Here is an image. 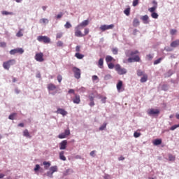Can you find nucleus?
Masks as SVG:
<instances>
[{
	"instance_id": "12",
	"label": "nucleus",
	"mask_w": 179,
	"mask_h": 179,
	"mask_svg": "<svg viewBox=\"0 0 179 179\" xmlns=\"http://www.w3.org/2000/svg\"><path fill=\"white\" fill-rule=\"evenodd\" d=\"M138 53H139V51L138 50H134V51L127 50L125 52L126 56L127 57H134V55H136V54H138Z\"/></svg>"
},
{
	"instance_id": "64",
	"label": "nucleus",
	"mask_w": 179,
	"mask_h": 179,
	"mask_svg": "<svg viewBox=\"0 0 179 179\" xmlns=\"http://www.w3.org/2000/svg\"><path fill=\"white\" fill-rule=\"evenodd\" d=\"M90 107H93V106H94V101H91V102L90 103Z\"/></svg>"
},
{
	"instance_id": "62",
	"label": "nucleus",
	"mask_w": 179,
	"mask_h": 179,
	"mask_svg": "<svg viewBox=\"0 0 179 179\" xmlns=\"http://www.w3.org/2000/svg\"><path fill=\"white\" fill-rule=\"evenodd\" d=\"M97 79H99V77L97 76H92V80H97Z\"/></svg>"
},
{
	"instance_id": "24",
	"label": "nucleus",
	"mask_w": 179,
	"mask_h": 179,
	"mask_svg": "<svg viewBox=\"0 0 179 179\" xmlns=\"http://www.w3.org/2000/svg\"><path fill=\"white\" fill-rule=\"evenodd\" d=\"M178 45H179L178 40L174 41L171 43V47H173V48H176V47H178Z\"/></svg>"
},
{
	"instance_id": "17",
	"label": "nucleus",
	"mask_w": 179,
	"mask_h": 179,
	"mask_svg": "<svg viewBox=\"0 0 179 179\" xmlns=\"http://www.w3.org/2000/svg\"><path fill=\"white\" fill-rule=\"evenodd\" d=\"M141 20H143V22L145 24H148V23H149V16H148V15L142 16Z\"/></svg>"
},
{
	"instance_id": "41",
	"label": "nucleus",
	"mask_w": 179,
	"mask_h": 179,
	"mask_svg": "<svg viewBox=\"0 0 179 179\" xmlns=\"http://www.w3.org/2000/svg\"><path fill=\"white\" fill-rule=\"evenodd\" d=\"M146 58L148 61H152V59H153V55H147Z\"/></svg>"
},
{
	"instance_id": "52",
	"label": "nucleus",
	"mask_w": 179,
	"mask_h": 179,
	"mask_svg": "<svg viewBox=\"0 0 179 179\" xmlns=\"http://www.w3.org/2000/svg\"><path fill=\"white\" fill-rule=\"evenodd\" d=\"M87 34H89V29L85 28V31H84V34H83L84 37H85V36H87Z\"/></svg>"
},
{
	"instance_id": "63",
	"label": "nucleus",
	"mask_w": 179,
	"mask_h": 179,
	"mask_svg": "<svg viewBox=\"0 0 179 179\" xmlns=\"http://www.w3.org/2000/svg\"><path fill=\"white\" fill-rule=\"evenodd\" d=\"M110 78H111V75H110V74H108V75H106V76H105V79H110Z\"/></svg>"
},
{
	"instance_id": "31",
	"label": "nucleus",
	"mask_w": 179,
	"mask_h": 179,
	"mask_svg": "<svg viewBox=\"0 0 179 179\" xmlns=\"http://www.w3.org/2000/svg\"><path fill=\"white\" fill-rule=\"evenodd\" d=\"M43 164L45 166V170H48V168L51 166V163L47 162H43Z\"/></svg>"
},
{
	"instance_id": "6",
	"label": "nucleus",
	"mask_w": 179,
	"mask_h": 179,
	"mask_svg": "<svg viewBox=\"0 0 179 179\" xmlns=\"http://www.w3.org/2000/svg\"><path fill=\"white\" fill-rule=\"evenodd\" d=\"M35 59L38 62H43L44 61V54H43V52L36 53L35 55Z\"/></svg>"
},
{
	"instance_id": "50",
	"label": "nucleus",
	"mask_w": 179,
	"mask_h": 179,
	"mask_svg": "<svg viewBox=\"0 0 179 179\" xmlns=\"http://www.w3.org/2000/svg\"><path fill=\"white\" fill-rule=\"evenodd\" d=\"M179 127L178 124H175L171 127V131H174V129H177Z\"/></svg>"
},
{
	"instance_id": "4",
	"label": "nucleus",
	"mask_w": 179,
	"mask_h": 179,
	"mask_svg": "<svg viewBox=\"0 0 179 179\" xmlns=\"http://www.w3.org/2000/svg\"><path fill=\"white\" fill-rule=\"evenodd\" d=\"M82 27L77 25L74 29V34L76 37H85V35H83V33H82Z\"/></svg>"
},
{
	"instance_id": "20",
	"label": "nucleus",
	"mask_w": 179,
	"mask_h": 179,
	"mask_svg": "<svg viewBox=\"0 0 179 179\" xmlns=\"http://www.w3.org/2000/svg\"><path fill=\"white\" fill-rule=\"evenodd\" d=\"M64 154H65V152L64 151H61L59 152V159L62 160L63 162H65L66 160V157L64 156Z\"/></svg>"
},
{
	"instance_id": "14",
	"label": "nucleus",
	"mask_w": 179,
	"mask_h": 179,
	"mask_svg": "<svg viewBox=\"0 0 179 179\" xmlns=\"http://www.w3.org/2000/svg\"><path fill=\"white\" fill-rule=\"evenodd\" d=\"M66 145H68V141L64 140L59 143L60 150H65L66 149Z\"/></svg>"
},
{
	"instance_id": "56",
	"label": "nucleus",
	"mask_w": 179,
	"mask_h": 179,
	"mask_svg": "<svg viewBox=\"0 0 179 179\" xmlns=\"http://www.w3.org/2000/svg\"><path fill=\"white\" fill-rule=\"evenodd\" d=\"M34 171L36 172V173H37V171H38V170H40V165H38V164H36V167L34 168Z\"/></svg>"
},
{
	"instance_id": "5",
	"label": "nucleus",
	"mask_w": 179,
	"mask_h": 179,
	"mask_svg": "<svg viewBox=\"0 0 179 179\" xmlns=\"http://www.w3.org/2000/svg\"><path fill=\"white\" fill-rule=\"evenodd\" d=\"M24 52V50L22 48H17L15 49H13L10 51V55H15V54H23Z\"/></svg>"
},
{
	"instance_id": "30",
	"label": "nucleus",
	"mask_w": 179,
	"mask_h": 179,
	"mask_svg": "<svg viewBox=\"0 0 179 179\" xmlns=\"http://www.w3.org/2000/svg\"><path fill=\"white\" fill-rule=\"evenodd\" d=\"M124 13L125 14L126 16H129L130 13H131V8H127L124 10Z\"/></svg>"
},
{
	"instance_id": "22",
	"label": "nucleus",
	"mask_w": 179,
	"mask_h": 179,
	"mask_svg": "<svg viewBox=\"0 0 179 179\" xmlns=\"http://www.w3.org/2000/svg\"><path fill=\"white\" fill-rule=\"evenodd\" d=\"M140 82H141V83H145V82H148V74H143V77L140 80Z\"/></svg>"
},
{
	"instance_id": "26",
	"label": "nucleus",
	"mask_w": 179,
	"mask_h": 179,
	"mask_svg": "<svg viewBox=\"0 0 179 179\" xmlns=\"http://www.w3.org/2000/svg\"><path fill=\"white\" fill-rule=\"evenodd\" d=\"M50 171L54 174V173H57V171H58V167H57V166H52L50 167Z\"/></svg>"
},
{
	"instance_id": "58",
	"label": "nucleus",
	"mask_w": 179,
	"mask_h": 179,
	"mask_svg": "<svg viewBox=\"0 0 179 179\" xmlns=\"http://www.w3.org/2000/svg\"><path fill=\"white\" fill-rule=\"evenodd\" d=\"M63 36L62 33H57L56 35V38H61Z\"/></svg>"
},
{
	"instance_id": "36",
	"label": "nucleus",
	"mask_w": 179,
	"mask_h": 179,
	"mask_svg": "<svg viewBox=\"0 0 179 179\" xmlns=\"http://www.w3.org/2000/svg\"><path fill=\"white\" fill-rule=\"evenodd\" d=\"M58 138L59 139H65V138H66V136L65 135V133H62L58 136Z\"/></svg>"
},
{
	"instance_id": "8",
	"label": "nucleus",
	"mask_w": 179,
	"mask_h": 179,
	"mask_svg": "<svg viewBox=\"0 0 179 179\" xmlns=\"http://www.w3.org/2000/svg\"><path fill=\"white\" fill-rule=\"evenodd\" d=\"M76 79H80V70L79 68L73 67L72 69Z\"/></svg>"
},
{
	"instance_id": "54",
	"label": "nucleus",
	"mask_w": 179,
	"mask_h": 179,
	"mask_svg": "<svg viewBox=\"0 0 179 179\" xmlns=\"http://www.w3.org/2000/svg\"><path fill=\"white\" fill-rule=\"evenodd\" d=\"M52 172L50 171H48L46 173V176H48V177H50V178H52Z\"/></svg>"
},
{
	"instance_id": "7",
	"label": "nucleus",
	"mask_w": 179,
	"mask_h": 179,
	"mask_svg": "<svg viewBox=\"0 0 179 179\" xmlns=\"http://www.w3.org/2000/svg\"><path fill=\"white\" fill-rule=\"evenodd\" d=\"M148 115H159L160 114V110L159 109H148Z\"/></svg>"
},
{
	"instance_id": "3",
	"label": "nucleus",
	"mask_w": 179,
	"mask_h": 179,
	"mask_svg": "<svg viewBox=\"0 0 179 179\" xmlns=\"http://www.w3.org/2000/svg\"><path fill=\"white\" fill-rule=\"evenodd\" d=\"M115 69L117 72L118 75H125V73H127L125 68L121 67V65L120 64H116L115 66Z\"/></svg>"
},
{
	"instance_id": "39",
	"label": "nucleus",
	"mask_w": 179,
	"mask_h": 179,
	"mask_svg": "<svg viewBox=\"0 0 179 179\" xmlns=\"http://www.w3.org/2000/svg\"><path fill=\"white\" fill-rule=\"evenodd\" d=\"M106 127H107V124L104 123L103 125H101L99 127V131H104V129H106Z\"/></svg>"
},
{
	"instance_id": "60",
	"label": "nucleus",
	"mask_w": 179,
	"mask_h": 179,
	"mask_svg": "<svg viewBox=\"0 0 179 179\" xmlns=\"http://www.w3.org/2000/svg\"><path fill=\"white\" fill-rule=\"evenodd\" d=\"M62 16H64V13H60L59 14H58L57 15V19H61V17H62Z\"/></svg>"
},
{
	"instance_id": "9",
	"label": "nucleus",
	"mask_w": 179,
	"mask_h": 179,
	"mask_svg": "<svg viewBox=\"0 0 179 179\" xmlns=\"http://www.w3.org/2000/svg\"><path fill=\"white\" fill-rule=\"evenodd\" d=\"M139 61H141V57H139L138 55H136L134 57H129L127 59V62L129 64L132 62H139Z\"/></svg>"
},
{
	"instance_id": "10",
	"label": "nucleus",
	"mask_w": 179,
	"mask_h": 179,
	"mask_svg": "<svg viewBox=\"0 0 179 179\" xmlns=\"http://www.w3.org/2000/svg\"><path fill=\"white\" fill-rule=\"evenodd\" d=\"M110 29H114V24H110V25H101L100 27V30L102 31H106V30H110Z\"/></svg>"
},
{
	"instance_id": "11",
	"label": "nucleus",
	"mask_w": 179,
	"mask_h": 179,
	"mask_svg": "<svg viewBox=\"0 0 179 179\" xmlns=\"http://www.w3.org/2000/svg\"><path fill=\"white\" fill-rule=\"evenodd\" d=\"M116 87L117 89V92L119 93H120V92H124V90H125V88H124V87H122V81L121 80H119L117 85H116Z\"/></svg>"
},
{
	"instance_id": "43",
	"label": "nucleus",
	"mask_w": 179,
	"mask_h": 179,
	"mask_svg": "<svg viewBox=\"0 0 179 179\" xmlns=\"http://www.w3.org/2000/svg\"><path fill=\"white\" fill-rule=\"evenodd\" d=\"M64 134L66 136H69L71 135V131L69 129H66L64 131Z\"/></svg>"
},
{
	"instance_id": "32",
	"label": "nucleus",
	"mask_w": 179,
	"mask_h": 179,
	"mask_svg": "<svg viewBox=\"0 0 179 179\" xmlns=\"http://www.w3.org/2000/svg\"><path fill=\"white\" fill-rule=\"evenodd\" d=\"M72 173H73V171L71 169H67L64 172V176H69V174H72Z\"/></svg>"
},
{
	"instance_id": "1",
	"label": "nucleus",
	"mask_w": 179,
	"mask_h": 179,
	"mask_svg": "<svg viewBox=\"0 0 179 179\" xmlns=\"http://www.w3.org/2000/svg\"><path fill=\"white\" fill-rule=\"evenodd\" d=\"M16 64V59H12L8 61L4 62L3 63V68H4L6 71H9L10 66L15 65Z\"/></svg>"
},
{
	"instance_id": "23",
	"label": "nucleus",
	"mask_w": 179,
	"mask_h": 179,
	"mask_svg": "<svg viewBox=\"0 0 179 179\" xmlns=\"http://www.w3.org/2000/svg\"><path fill=\"white\" fill-rule=\"evenodd\" d=\"M23 136H25L26 138H31V136L30 135V133H29V130L25 129L23 131Z\"/></svg>"
},
{
	"instance_id": "38",
	"label": "nucleus",
	"mask_w": 179,
	"mask_h": 179,
	"mask_svg": "<svg viewBox=\"0 0 179 179\" xmlns=\"http://www.w3.org/2000/svg\"><path fill=\"white\" fill-rule=\"evenodd\" d=\"M162 59H163V58H162V57L157 59V60H155L154 62V65H157V64H160V62H162Z\"/></svg>"
},
{
	"instance_id": "42",
	"label": "nucleus",
	"mask_w": 179,
	"mask_h": 179,
	"mask_svg": "<svg viewBox=\"0 0 179 179\" xmlns=\"http://www.w3.org/2000/svg\"><path fill=\"white\" fill-rule=\"evenodd\" d=\"M15 117H16V113H12L9 115V120H15Z\"/></svg>"
},
{
	"instance_id": "15",
	"label": "nucleus",
	"mask_w": 179,
	"mask_h": 179,
	"mask_svg": "<svg viewBox=\"0 0 179 179\" xmlns=\"http://www.w3.org/2000/svg\"><path fill=\"white\" fill-rule=\"evenodd\" d=\"M56 89H57V85L52 83H49L48 85V90H49V92H54V90H55Z\"/></svg>"
},
{
	"instance_id": "48",
	"label": "nucleus",
	"mask_w": 179,
	"mask_h": 179,
	"mask_svg": "<svg viewBox=\"0 0 179 179\" xmlns=\"http://www.w3.org/2000/svg\"><path fill=\"white\" fill-rule=\"evenodd\" d=\"M112 52H113V54H114V55H117V54H118V49L113 48Z\"/></svg>"
},
{
	"instance_id": "34",
	"label": "nucleus",
	"mask_w": 179,
	"mask_h": 179,
	"mask_svg": "<svg viewBox=\"0 0 179 179\" xmlns=\"http://www.w3.org/2000/svg\"><path fill=\"white\" fill-rule=\"evenodd\" d=\"M156 9H157V6H155L152 8H148L149 12H150L151 13H154L155 10H156Z\"/></svg>"
},
{
	"instance_id": "27",
	"label": "nucleus",
	"mask_w": 179,
	"mask_h": 179,
	"mask_svg": "<svg viewBox=\"0 0 179 179\" xmlns=\"http://www.w3.org/2000/svg\"><path fill=\"white\" fill-rule=\"evenodd\" d=\"M75 57H76L78 59H83L85 55L77 52L75 54Z\"/></svg>"
},
{
	"instance_id": "46",
	"label": "nucleus",
	"mask_w": 179,
	"mask_h": 179,
	"mask_svg": "<svg viewBox=\"0 0 179 179\" xmlns=\"http://www.w3.org/2000/svg\"><path fill=\"white\" fill-rule=\"evenodd\" d=\"M108 68L109 69H113V68H114V64H113V63H108Z\"/></svg>"
},
{
	"instance_id": "35",
	"label": "nucleus",
	"mask_w": 179,
	"mask_h": 179,
	"mask_svg": "<svg viewBox=\"0 0 179 179\" xmlns=\"http://www.w3.org/2000/svg\"><path fill=\"white\" fill-rule=\"evenodd\" d=\"M64 27H65V29H71V27H72V24H71V23L69 22H67L64 24Z\"/></svg>"
},
{
	"instance_id": "57",
	"label": "nucleus",
	"mask_w": 179,
	"mask_h": 179,
	"mask_svg": "<svg viewBox=\"0 0 179 179\" xmlns=\"http://www.w3.org/2000/svg\"><path fill=\"white\" fill-rule=\"evenodd\" d=\"M139 3V0H134L133 1V6H136Z\"/></svg>"
},
{
	"instance_id": "37",
	"label": "nucleus",
	"mask_w": 179,
	"mask_h": 179,
	"mask_svg": "<svg viewBox=\"0 0 179 179\" xmlns=\"http://www.w3.org/2000/svg\"><path fill=\"white\" fill-rule=\"evenodd\" d=\"M151 17L153 19H157V17H159V15L157 14V13H152Z\"/></svg>"
},
{
	"instance_id": "45",
	"label": "nucleus",
	"mask_w": 179,
	"mask_h": 179,
	"mask_svg": "<svg viewBox=\"0 0 179 179\" xmlns=\"http://www.w3.org/2000/svg\"><path fill=\"white\" fill-rule=\"evenodd\" d=\"M134 138H139V136H141V133L135 131L134 133Z\"/></svg>"
},
{
	"instance_id": "53",
	"label": "nucleus",
	"mask_w": 179,
	"mask_h": 179,
	"mask_svg": "<svg viewBox=\"0 0 179 179\" xmlns=\"http://www.w3.org/2000/svg\"><path fill=\"white\" fill-rule=\"evenodd\" d=\"M170 33H171V36H174V34H176L177 33V31H176V29H171Z\"/></svg>"
},
{
	"instance_id": "16",
	"label": "nucleus",
	"mask_w": 179,
	"mask_h": 179,
	"mask_svg": "<svg viewBox=\"0 0 179 179\" xmlns=\"http://www.w3.org/2000/svg\"><path fill=\"white\" fill-rule=\"evenodd\" d=\"M56 113L57 114H61L62 115H63V117H65V115L68 114V112H66L64 109L62 108H57Z\"/></svg>"
},
{
	"instance_id": "40",
	"label": "nucleus",
	"mask_w": 179,
	"mask_h": 179,
	"mask_svg": "<svg viewBox=\"0 0 179 179\" xmlns=\"http://www.w3.org/2000/svg\"><path fill=\"white\" fill-rule=\"evenodd\" d=\"M17 37H23V33L22 32V29H20L17 34Z\"/></svg>"
},
{
	"instance_id": "33",
	"label": "nucleus",
	"mask_w": 179,
	"mask_h": 179,
	"mask_svg": "<svg viewBox=\"0 0 179 179\" xmlns=\"http://www.w3.org/2000/svg\"><path fill=\"white\" fill-rule=\"evenodd\" d=\"M169 162H174L176 160V156H173L171 154L169 155Z\"/></svg>"
},
{
	"instance_id": "19",
	"label": "nucleus",
	"mask_w": 179,
	"mask_h": 179,
	"mask_svg": "<svg viewBox=\"0 0 179 179\" xmlns=\"http://www.w3.org/2000/svg\"><path fill=\"white\" fill-rule=\"evenodd\" d=\"M104 65V59L100 58L98 62V66L99 68H101V69H103Z\"/></svg>"
},
{
	"instance_id": "47",
	"label": "nucleus",
	"mask_w": 179,
	"mask_h": 179,
	"mask_svg": "<svg viewBox=\"0 0 179 179\" xmlns=\"http://www.w3.org/2000/svg\"><path fill=\"white\" fill-rule=\"evenodd\" d=\"M64 45V43L61 41H57V47H62Z\"/></svg>"
},
{
	"instance_id": "28",
	"label": "nucleus",
	"mask_w": 179,
	"mask_h": 179,
	"mask_svg": "<svg viewBox=\"0 0 179 179\" xmlns=\"http://www.w3.org/2000/svg\"><path fill=\"white\" fill-rule=\"evenodd\" d=\"M139 20H138L137 18H135L133 21V26L134 27H138V26H139Z\"/></svg>"
},
{
	"instance_id": "44",
	"label": "nucleus",
	"mask_w": 179,
	"mask_h": 179,
	"mask_svg": "<svg viewBox=\"0 0 179 179\" xmlns=\"http://www.w3.org/2000/svg\"><path fill=\"white\" fill-rule=\"evenodd\" d=\"M2 15H13V13L12 12H8V11H2L1 12Z\"/></svg>"
},
{
	"instance_id": "59",
	"label": "nucleus",
	"mask_w": 179,
	"mask_h": 179,
	"mask_svg": "<svg viewBox=\"0 0 179 179\" xmlns=\"http://www.w3.org/2000/svg\"><path fill=\"white\" fill-rule=\"evenodd\" d=\"M69 94H74V96H75V94H76L75 93V90H73V89H70V90H69Z\"/></svg>"
},
{
	"instance_id": "18",
	"label": "nucleus",
	"mask_w": 179,
	"mask_h": 179,
	"mask_svg": "<svg viewBox=\"0 0 179 179\" xmlns=\"http://www.w3.org/2000/svg\"><path fill=\"white\" fill-rule=\"evenodd\" d=\"M88 24H89V20H86L83 21L81 23H80L78 26L82 29L83 27H86V26H87Z\"/></svg>"
},
{
	"instance_id": "51",
	"label": "nucleus",
	"mask_w": 179,
	"mask_h": 179,
	"mask_svg": "<svg viewBox=\"0 0 179 179\" xmlns=\"http://www.w3.org/2000/svg\"><path fill=\"white\" fill-rule=\"evenodd\" d=\"M0 47L1 48H5V47H6V43H5V42H0Z\"/></svg>"
},
{
	"instance_id": "29",
	"label": "nucleus",
	"mask_w": 179,
	"mask_h": 179,
	"mask_svg": "<svg viewBox=\"0 0 179 179\" xmlns=\"http://www.w3.org/2000/svg\"><path fill=\"white\" fill-rule=\"evenodd\" d=\"M48 22H49L48 19H47V18H42L39 20V23L43 24H45L48 23Z\"/></svg>"
},
{
	"instance_id": "49",
	"label": "nucleus",
	"mask_w": 179,
	"mask_h": 179,
	"mask_svg": "<svg viewBox=\"0 0 179 179\" xmlns=\"http://www.w3.org/2000/svg\"><path fill=\"white\" fill-rule=\"evenodd\" d=\"M137 75L138 76H143V71H141V70H138L137 71Z\"/></svg>"
},
{
	"instance_id": "13",
	"label": "nucleus",
	"mask_w": 179,
	"mask_h": 179,
	"mask_svg": "<svg viewBox=\"0 0 179 179\" xmlns=\"http://www.w3.org/2000/svg\"><path fill=\"white\" fill-rule=\"evenodd\" d=\"M72 101L74 103V104H80V96L75 94L74 97L72 99Z\"/></svg>"
},
{
	"instance_id": "21",
	"label": "nucleus",
	"mask_w": 179,
	"mask_h": 179,
	"mask_svg": "<svg viewBox=\"0 0 179 179\" xmlns=\"http://www.w3.org/2000/svg\"><path fill=\"white\" fill-rule=\"evenodd\" d=\"M113 61H115V59H114V58L110 55H108L106 57V62H107L108 64L109 62H113Z\"/></svg>"
},
{
	"instance_id": "2",
	"label": "nucleus",
	"mask_w": 179,
	"mask_h": 179,
	"mask_svg": "<svg viewBox=\"0 0 179 179\" xmlns=\"http://www.w3.org/2000/svg\"><path fill=\"white\" fill-rule=\"evenodd\" d=\"M37 40L40 43H44V44H50L51 43V38L46 36H39L37 37Z\"/></svg>"
},
{
	"instance_id": "55",
	"label": "nucleus",
	"mask_w": 179,
	"mask_h": 179,
	"mask_svg": "<svg viewBox=\"0 0 179 179\" xmlns=\"http://www.w3.org/2000/svg\"><path fill=\"white\" fill-rule=\"evenodd\" d=\"M57 80H58L59 83H61V82L62 81V76L58 75L57 76Z\"/></svg>"
},
{
	"instance_id": "61",
	"label": "nucleus",
	"mask_w": 179,
	"mask_h": 179,
	"mask_svg": "<svg viewBox=\"0 0 179 179\" xmlns=\"http://www.w3.org/2000/svg\"><path fill=\"white\" fill-rule=\"evenodd\" d=\"M76 52H80V46L77 45L76 47Z\"/></svg>"
},
{
	"instance_id": "25",
	"label": "nucleus",
	"mask_w": 179,
	"mask_h": 179,
	"mask_svg": "<svg viewBox=\"0 0 179 179\" xmlns=\"http://www.w3.org/2000/svg\"><path fill=\"white\" fill-rule=\"evenodd\" d=\"M153 144L155 145V146H158V145H162V139H155L154 141H153Z\"/></svg>"
}]
</instances>
